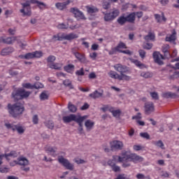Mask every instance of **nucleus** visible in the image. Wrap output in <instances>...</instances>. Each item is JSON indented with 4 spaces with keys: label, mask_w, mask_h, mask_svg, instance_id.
<instances>
[{
    "label": "nucleus",
    "mask_w": 179,
    "mask_h": 179,
    "mask_svg": "<svg viewBox=\"0 0 179 179\" xmlns=\"http://www.w3.org/2000/svg\"><path fill=\"white\" fill-rule=\"evenodd\" d=\"M121 156L118 157V161L120 163H123L122 166L124 169L130 167L131 163L129 162L138 163V162L143 161V158H142V157L136 155V153L129 154L127 151H123L121 154Z\"/></svg>",
    "instance_id": "f257e3e1"
},
{
    "label": "nucleus",
    "mask_w": 179,
    "mask_h": 179,
    "mask_svg": "<svg viewBox=\"0 0 179 179\" xmlns=\"http://www.w3.org/2000/svg\"><path fill=\"white\" fill-rule=\"evenodd\" d=\"M31 4L37 5L40 9H41V6H45L44 3L38 1V0H27L26 2L21 3L22 8L20 10V12L22 13L23 16H31Z\"/></svg>",
    "instance_id": "f03ea898"
},
{
    "label": "nucleus",
    "mask_w": 179,
    "mask_h": 179,
    "mask_svg": "<svg viewBox=\"0 0 179 179\" xmlns=\"http://www.w3.org/2000/svg\"><path fill=\"white\" fill-rule=\"evenodd\" d=\"M8 110L9 114L13 117V118H17L19 115H22V114H23V112L24 111V106L22 102H17L14 104L8 103Z\"/></svg>",
    "instance_id": "7ed1b4c3"
},
{
    "label": "nucleus",
    "mask_w": 179,
    "mask_h": 179,
    "mask_svg": "<svg viewBox=\"0 0 179 179\" xmlns=\"http://www.w3.org/2000/svg\"><path fill=\"white\" fill-rule=\"evenodd\" d=\"M16 164L21 166L20 169L22 171H25L26 173H27V171H30V167L27 166L30 163L26 157L21 156L19 157L17 160H14L13 162H10V166H16Z\"/></svg>",
    "instance_id": "20e7f679"
},
{
    "label": "nucleus",
    "mask_w": 179,
    "mask_h": 179,
    "mask_svg": "<svg viewBox=\"0 0 179 179\" xmlns=\"http://www.w3.org/2000/svg\"><path fill=\"white\" fill-rule=\"evenodd\" d=\"M31 92L24 90L22 88H18L15 90L12 93V97L14 99V101L17 100H23V99H27L30 96Z\"/></svg>",
    "instance_id": "39448f33"
},
{
    "label": "nucleus",
    "mask_w": 179,
    "mask_h": 179,
    "mask_svg": "<svg viewBox=\"0 0 179 179\" xmlns=\"http://www.w3.org/2000/svg\"><path fill=\"white\" fill-rule=\"evenodd\" d=\"M79 37L78 34L75 33H70L68 34H65L64 33H59L56 35H54L52 38L55 40V41H62V40H67L68 41H72V40H75V38H78Z\"/></svg>",
    "instance_id": "423d86ee"
},
{
    "label": "nucleus",
    "mask_w": 179,
    "mask_h": 179,
    "mask_svg": "<svg viewBox=\"0 0 179 179\" xmlns=\"http://www.w3.org/2000/svg\"><path fill=\"white\" fill-rule=\"evenodd\" d=\"M5 127L7 129H12L13 131H17L19 135H23V134H24V131H26V128L20 124L5 123Z\"/></svg>",
    "instance_id": "0eeeda50"
},
{
    "label": "nucleus",
    "mask_w": 179,
    "mask_h": 179,
    "mask_svg": "<svg viewBox=\"0 0 179 179\" xmlns=\"http://www.w3.org/2000/svg\"><path fill=\"white\" fill-rule=\"evenodd\" d=\"M108 75L111 78V79H117V80H126L127 82L131 80V76H127V74L120 75L114 71H109Z\"/></svg>",
    "instance_id": "6e6552de"
},
{
    "label": "nucleus",
    "mask_w": 179,
    "mask_h": 179,
    "mask_svg": "<svg viewBox=\"0 0 179 179\" xmlns=\"http://www.w3.org/2000/svg\"><path fill=\"white\" fill-rule=\"evenodd\" d=\"M103 19L105 22H110V20H114L118 15H120V10L114 9L112 13H103Z\"/></svg>",
    "instance_id": "1a4fd4ad"
},
{
    "label": "nucleus",
    "mask_w": 179,
    "mask_h": 179,
    "mask_svg": "<svg viewBox=\"0 0 179 179\" xmlns=\"http://www.w3.org/2000/svg\"><path fill=\"white\" fill-rule=\"evenodd\" d=\"M115 71L119 72V75H125V73H130L129 69L125 65L121 64H117L113 66Z\"/></svg>",
    "instance_id": "9d476101"
},
{
    "label": "nucleus",
    "mask_w": 179,
    "mask_h": 179,
    "mask_svg": "<svg viewBox=\"0 0 179 179\" xmlns=\"http://www.w3.org/2000/svg\"><path fill=\"white\" fill-rule=\"evenodd\" d=\"M58 162L60 163V164H62V166H64V167H65L67 170H70L71 171L73 170V164H71V162H69L68 159L64 158V157H59Z\"/></svg>",
    "instance_id": "9b49d317"
},
{
    "label": "nucleus",
    "mask_w": 179,
    "mask_h": 179,
    "mask_svg": "<svg viewBox=\"0 0 179 179\" xmlns=\"http://www.w3.org/2000/svg\"><path fill=\"white\" fill-rule=\"evenodd\" d=\"M72 54L74 55L75 57L79 61V62H81V64H87L89 61L87 59H86V55L85 54H82L79 52H75L72 50Z\"/></svg>",
    "instance_id": "f8f14e48"
},
{
    "label": "nucleus",
    "mask_w": 179,
    "mask_h": 179,
    "mask_svg": "<svg viewBox=\"0 0 179 179\" xmlns=\"http://www.w3.org/2000/svg\"><path fill=\"white\" fill-rule=\"evenodd\" d=\"M110 148L114 150H122V148H124V143L122 141L115 140L110 143Z\"/></svg>",
    "instance_id": "ddd939ff"
},
{
    "label": "nucleus",
    "mask_w": 179,
    "mask_h": 179,
    "mask_svg": "<svg viewBox=\"0 0 179 179\" xmlns=\"http://www.w3.org/2000/svg\"><path fill=\"white\" fill-rule=\"evenodd\" d=\"M145 113L147 115H150L155 112V103L153 102H146L144 105Z\"/></svg>",
    "instance_id": "4468645a"
},
{
    "label": "nucleus",
    "mask_w": 179,
    "mask_h": 179,
    "mask_svg": "<svg viewBox=\"0 0 179 179\" xmlns=\"http://www.w3.org/2000/svg\"><path fill=\"white\" fill-rule=\"evenodd\" d=\"M154 61L156 64H158V65H163V61L162 59H164V57L162 56V54L159 52H154L152 55Z\"/></svg>",
    "instance_id": "2eb2a0df"
},
{
    "label": "nucleus",
    "mask_w": 179,
    "mask_h": 179,
    "mask_svg": "<svg viewBox=\"0 0 179 179\" xmlns=\"http://www.w3.org/2000/svg\"><path fill=\"white\" fill-rule=\"evenodd\" d=\"M177 40V31L176 29L172 30V34H167L165 38V41L168 43H174Z\"/></svg>",
    "instance_id": "dca6fc26"
},
{
    "label": "nucleus",
    "mask_w": 179,
    "mask_h": 179,
    "mask_svg": "<svg viewBox=\"0 0 179 179\" xmlns=\"http://www.w3.org/2000/svg\"><path fill=\"white\" fill-rule=\"evenodd\" d=\"M77 118H78V115L75 114H71L69 115L63 117L62 120L64 124H69V122H72V121L76 122Z\"/></svg>",
    "instance_id": "f3484780"
},
{
    "label": "nucleus",
    "mask_w": 179,
    "mask_h": 179,
    "mask_svg": "<svg viewBox=\"0 0 179 179\" xmlns=\"http://www.w3.org/2000/svg\"><path fill=\"white\" fill-rule=\"evenodd\" d=\"M70 12L74 15L76 17H80V19H85V15L82 11L79 10V9L76 8H71L70 9Z\"/></svg>",
    "instance_id": "a211bd4d"
},
{
    "label": "nucleus",
    "mask_w": 179,
    "mask_h": 179,
    "mask_svg": "<svg viewBox=\"0 0 179 179\" xmlns=\"http://www.w3.org/2000/svg\"><path fill=\"white\" fill-rule=\"evenodd\" d=\"M48 66L50 69H55L56 71H61L62 69V64L61 63H48Z\"/></svg>",
    "instance_id": "6ab92c4d"
},
{
    "label": "nucleus",
    "mask_w": 179,
    "mask_h": 179,
    "mask_svg": "<svg viewBox=\"0 0 179 179\" xmlns=\"http://www.w3.org/2000/svg\"><path fill=\"white\" fill-rule=\"evenodd\" d=\"M87 118V115L80 116V115H78L77 116V119H76V122L77 124H78L79 127L83 128V121Z\"/></svg>",
    "instance_id": "aec40b11"
},
{
    "label": "nucleus",
    "mask_w": 179,
    "mask_h": 179,
    "mask_svg": "<svg viewBox=\"0 0 179 179\" xmlns=\"http://www.w3.org/2000/svg\"><path fill=\"white\" fill-rule=\"evenodd\" d=\"M169 50H170V45L169 44H165L162 46V52H164V57L166 58L171 57V54H170Z\"/></svg>",
    "instance_id": "412c9836"
},
{
    "label": "nucleus",
    "mask_w": 179,
    "mask_h": 179,
    "mask_svg": "<svg viewBox=\"0 0 179 179\" xmlns=\"http://www.w3.org/2000/svg\"><path fill=\"white\" fill-rule=\"evenodd\" d=\"M127 21L128 23H135L136 19V13L133 12L126 16Z\"/></svg>",
    "instance_id": "4be33fe9"
},
{
    "label": "nucleus",
    "mask_w": 179,
    "mask_h": 179,
    "mask_svg": "<svg viewBox=\"0 0 179 179\" xmlns=\"http://www.w3.org/2000/svg\"><path fill=\"white\" fill-rule=\"evenodd\" d=\"M65 72L67 73H71V75L75 72V65L73 64H67L64 66Z\"/></svg>",
    "instance_id": "5701e85b"
},
{
    "label": "nucleus",
    "mask_w": 179,
    "mask_h": 179,
    "mask_svg": "<svg viewBox=\"0 0 179 179\" xmlns=\"http://www.w3.org/2000/svg\"><path fill=\"white\" fill-rule=\"evenodd\" d=\"M68 5H69V1H64L63 3H56L55 6L59 10H64Z\"/></svg>",
    "instance_id": "b1692460"
},
{
    "label": "nucleus",
    "mask_w": 179,
    "mask_h": 179,
    "mask_svg": "<svg viewBox=\"0 0 179 179\" xmlns=\"http://www.w3.org/2000/svg\"><path fill=\"white\" fill-rule=\"evenodd\" d=\"M155 38H156V36L152 31H149L148 34L144 36L145 41H155Z\"/></svg>",
    "instance_id": "393cba45"
},
{
    "label": "nucleus",
    "mask_w": 179,
    "mask_h": 179,
    "mask_svg": "<svg viewBox=\"0 0 179 179\" xmlns=\"http://www.w3.org/2000/svg\"><path fill=\"white\" fill-rule=\"evenodd\" d=\"M45 149V151L48 152V153H50V155L53 156V157H55V152H57V148L47 145Z\"/></svg>",
    "instance_id": "a878e982"
},
{
    "label": "nucleus",
    "mask_w": 179,
    "mask_h": 179,
    "mask_svg": "<svg viewBox=\"0 0 179 179\" xmlns=\"http://www.w3.org/2000/svg\"><path fill=\"white\" fill-rule=\"evenodd\" d=\"M12 52H13V48H6L1 50V55H2L3 57H6V55H9Z\"/></svg>",
    "instance_id": "bb28decb"
},
{
    "label": "nucleus",
    "mask_w": 179,
    "mask_h": 179,
    "mask_svg": "<svg viewBox=\"0 0 179 179\" xmlns=\"http://www.w3.org/2000/svg\"><path fill=\"white\" fill-rule=\"evenodd\" d=\"M86 9L88 13L93 15V13H97L99 12V8L94 6H86Z\"/></svg>",
    "instance_id": "cd10ccee"
},
{
    "label": "nucleus",
    "mask_w": 179,
    "mask_h": 179,
    "mask_svg": "<svg viewBox=\"0 0 179 179\" xmlns=\"http://www.w3.org/2000/svg\"><path fill=\"white\" fill-rule=\"evenodd\" d=\"M14 38L12 37H8V38H3L0 37V43H3L4 44H12L13 43Z\"/></svg>",
    "instance_id": "c85d7f7f"
},
{
    "label": "nucleus",
    "mask_w": 179,
    "mask_h": 179,
    "mask_svg": "<svg viewBox=\"0 0 179 179\" xmlns=\"http://www.w3.org/2000/svg\"><path fill=\"white\" fill-rule=\"evenodd\" d=\"M103 96V93L99 92V91L95 90L94 92L90 94L89 96L91 99H99V97H101Z\"/></svg>",
    "instance_id": "c756f323"
},
{
    "label": "nucleus",
    "mask_w": 179,
    "mask_h": 179,
    "mask_svg": "<svg viewBox=\"0 0 179 179\" xmlns=\"http://www.w3.org/2000/svg\"><path fill=\"white\" fill-rule=\"evenodd\" d=\"M85 126L86 127L87 129H92V128L94 127V122L87 120L85 123Z\"/></svg>",
    "instance_id": "7c9ffc66"
},
{
    "label": "nucleus",
    "mask_w": 179,
    "mask_h": 179,
    "mask_svg": "<svg viewBox=\"0 0 179 179\" xmlns=\"http://www.w3.org/2000/svg\"><path fill=\"white\" fill-rule=\"evenodd\" d=\"M20 58H24V59H32V58H34V55L32 52L27 53L24 55L20 56Z\"/></svg>",
    "instance_id": "2f4dec72"
},
{
    "label": "nucleus",
    "mask_w": 179,
    "mask_h": 179,
    "mask_svg": "<svg viewBox=\"0 0 179 179\" xmlns=\"http://www.w3.org/2000/svg\"><path fill=\"white\" fill-rule=\"evenodd\" d=\"M116 48L117 50V52H120L121 49H125L127 48V45H125V43H124V42H120L116 46Z\"/></svg>",
    "instance_id": "473e14b6"
},
{
    "label": "nucleus",
    "mask_w": 179,
    "mask_h": 179,
    "mask_svg": "<svg viewBox=\"0 0 179 179\" xmlns=\"http://www.w3.org/2000/svg\"><path fill=\"white\" fill-rule=\"evenodd\" d=\"M5 157L7 160L9 159V157H17V152L16 151H11L8 154H5Z\"/></svg>",
    "instance_id": "72a5a7b5"
},
{
    "label": "nucleus",
    "mask_w": 179,
    "mask_h": 179,
    "mask_svg": "<svg viewBox=\"0 0 179 179\" xmlns=\"http://www.w3.org/2000/svg\"><path fill=\"white\" fill-rule=\"evenodd\" d=\"M68 108L71 113H76L78 111L76 106L72 104L71 102L69 103Z\"/></svg>",
    "instance_id": "f704fd0d"
},
{
    "label": "nucleus",
    "mask_w": 179,
    "mask_h": 179,
    "mask_svg": "<svg viewBox=\"0 0 179 179\" xmlns=\"http://www.w3.org/2000/svg\"><path fill=\"white\" fill-rule=\"evenodd\" d=\"M164 97H166V99H176L177 97V94L176 93L166 92L164 94Z\"/></svg>",
    "instance_id": "c9c22d12"
},
{
    "label": "nucleus",
    "mask_w": 179,
    "mask_h": 179,
    "mask_svg": "<svg viewBox=\"0 0 179 179\" xmlns=\"http://www.w3.org/2000/svg\"><path fill=\"white\" fill-rule=\"evenodd\" d=\"M127 17L124 16H120L118 19H117V23H119V24H125V23H127Z\"/></svg>",
    "instance_id": "e433bc0d"
},
{
    "label": "nucleus",
    "mask_w": 179,
    "mask_h": 179,
    "mask_svg": "<svg viewBox=\"0 0 179 179\" xmlns=\"http://www.w3.org/2000/svg\"><path fill=\"white\" fill-rule=\"evenodd\" d=\"M141 76H142V78H145V79H148L149 78H152V76H153V75L152 74V73L147 71V72H142L141 73Z\"/></svg>",
    "instance_id": "4c0bfd02"
},
{
    "label": "nucleus",
    "mask_w": 179,
    "mask_h": 179,
    "mask_svg": "<svg viewBox=\"0 0 179 179\" xmlns=\"http://www.w3.org/2000/svg\"><path fill=\"white\" fill-rule=\"evenodd\" d=\"M39 97L42 101L48 100V94H47V92H45V91L41 92Z\"/></svg>",
    "instance_id": "58836bf2"
},
{
    "label": "nucleus",
    "mask_w": 179,
    "mask_h": 179,
    "mask_svg": "<svg viewBox=\"0 0 179 179\" xmlns=\"http://www.w3.org/2000/svg\"><path fill=\"white\" fill-rule=\"evenodd\" d=\"M44 87V85L41 83H35L33 85V89H43Z\"/></svg>",
    "instance_id": "ea45409f"
},
{
    "label": "nucleus",
    "mask_w": 179,
    "mask_h": 179,
    "mask_svg": "<svg viewBox=\"0 0 179 179\" xmlns=\"http://www.w3.org/2000/svg\"><path fill=\"white\" fill-rule=\"evenodd\" d=\"M154 145L158 146V148H160L161 149H165L164 143H163V141H162V140L155 142Z\"/></svg>",
    "instance_id": "a19ab883"
},
{
    "label": "nucleus",
    "mask_w": 179,
    "mask_h": 179,
    "mask_svg": "<svg viewBox=\"0 0 179 179\" xmlns=\"http://www.w3.org/2000/svg\"><path fill=\"white\" fill-rule=\"evenodd\" d=\"M150 94L153 100H159V94L157 92H152Z\"/></svg>",
    "instance_id": "79ce46f5"
},
{
    "label": "nucleus",
    "mask_w": 179,
    "mask_h": 179,
    "mask_svg": "<svg viewBox=\"0 0 179 179\" xmlns=\"http://www.w3.org/2000/svg\"><path fill=\"white\" fill-rule=\"evenodd\" d=\"M170 79H178L179 78V71H174L172 75L170 76Z\"/></svg>",
    "instance_id": "37998d69"
},
{
    "label": "nucleus",
    "mask_w": 179,
    "mask_h": 179,
    "mask_svg": "<svg viewBox=\"0 0 179 179\" xmlns=\"http://www.w3.org/2000/svg\"><path fill=\"white\" fill-rule=\"evenodd\" d=\"M45 124L49 129H54V122L52 121H48Z\"/></svg>",
    "instance_id": "c03bdc74"
},
{
    "label": "nucleus",
    "mask_w": 179,
    "mask_h": 179,
    "mask_svg": "<svg viewBox=\"0 0 179 179\" xmlns=\"http://www.w3.org/2000/svg\"><path fill=\"white\" fill-rule=\"evenodd\" d=\"M34 53V58H41V56L43 55V52L41 51H35L33 52Z\"/></svg>",
    "instance_id": "a18cd8bd"
},
{
    "label": "nucleus",
    "mask_w": 179,
    "mask_h": 179,
    "mask_svg": "<svg viewBox=\"0 0 179 179\" xmlns=\"http://www.w3.org/2000/svg\"><path fill=\"white\" fill-rule=\"evenodd\" d=\"M112 114L115 118H120L121 115V110L120 109L115 110Z\"/></svg>",
    "instance_id": "49530a36"
},
{
    "label": "nucleus",
    "mask_w": 179,
    "mask_h": 179,
    "mask_svg": "<svg viewBox=\"0 0 179 179\" xmlns=\"http://www.w3.org/2000/svg\"><path fill=\"white\" fill-rule=\"evenodd\" d=\"M69 26L65 24L64 23H60L57 25V29H69Z\"/></svg>",
    "instance_id": "de8ad7c7"
},
{
    "label": "nucleus",
    "mask_w": 179,
    "mask_h": 179,
    "mask_svg": "<svg viewBox=\"0 0 179 179\" xmlns=\"http://www.w3.org/2000/svg\"><path fill=\"white\" fill-rule=\"evenodd\" d=\"M32 122L34 125H37V124H38V115H34L32 117Z\"/></svg>",
    "instance_id": "09e8293b"
},
{
    "label": "nucleus",
    "mask_w": 179,
    "mask_h": 179,
    "mask_svg": "<svg viewBox=\"0 0 179 179\" xmlns=\"http://www.w3.org/2000/svg\"><path fill=\"white\" fill-rule=\"evenodd\" d=\"M63 85H64V86H67L68 87L72 88V82H71L69 80H64Z\"/></svg>",
    "instance_id": "8fccbe9b"
},
{
    "label": "nucleus",
    "mask_w": 179,
    "mask_h": 179,
    "mask_svg": "<svg viewBox=\"0 0 179 179\" xmlns=\"http://www.w3.org/2000/svg\"><path fill=\"white\" fill-rule=\"evenodd\" d=\"M118 52V49L117 48H113L110 50L108 51L109 55H114L115 54H117Z\"/></svg>",
    "instance_id": "3c124183"
},
{
    "label": "nucleus",
    "mask_w": 179,
    "mask_h": 179,
    "mask_svg": "<svg viewBox=\"0 0 179 179\" xmlns=\"http://www.w3.org/2000/svg\"><path fill=\"white\" fill-rule=\"evenodd\" d=\"M55 59H56L55 56L50 55V56H49V57H48L47 62H48V63L50 62V64H52V63H54V61H55Z\"/></svg>",
    "instance_id": "603ef678"
},
{
    "label": "nucleus",
    "mask_w": 179,
    "mask_h": 179,
    "mask_svg": "<svg viewBox=\"0 0 179 179\" xmlns=\"http://www.w3.org/2000/svg\"><path fill=\"white\" fill-rule=\"evenodd\" d=\"M140 136H141V138H144V139H150V136L146 132L141 133Z\"/></svg>",
    "instance_id": "864d4df0"
},
{
    "label": "nucleus",
    "mask_w": 179,
    "mask_h": 179,
    "mask_svg": "<svg viewBox=\"0 0 179 179\" xmlns=\"http://www.w3.org/2000/svg\"><path fill=\"white\" fill-rule=\"evenodd\" d=\"M76 75H78V76H83L85 75V71L83 70V68H81L80 70L77 71L76 72Z\"/></svg>",
    "instance_id": "5fc2aeb1"
},
{
    "label": "nucleus",
    "mask_w": 179,
    "mask_h": 179,
    "mask_svg": "<svg viewBox=\"0 0 179 179\" xmlns=\"http://www.w3.org/2000/svg\"><path fill=\"white\" fill-rule=\"evenodd\" d=\"M22 87H24L25 89L33 90V85H31L30 83H23Z\"/></svg>",
    "instance_id": "6e6d98bb"
},
{
    "label": "nucleus",
    "mask_w": 179,
    "mask_h": 179,
    "mask_svg": "<svg viewBox=\"0 0 179 179\" xmlns=\"http://www.w3.org/2000/svg\"><path fill=\"white\" fill-rule=\"evenodd\" d=\"M133 149L136 152H139V150H142V149H143V147H142L140 145H135L133 146Z\"/></svg>",
    "instance_id": "4d7b16f0"
},
{
    "label": "nucleus",
    "mask_w": 179,
    "mask_h": 179,
    "mask_svg": "<svg viewBox=\"0 0 179 179\" xmlns=\"http://www.w3.org/2000/svg\"><path fill=\"white\" fill-rule=\"evenodd\" d=\"M113 171H115V173H118V171H121V168L117 165H115V164H114V166L112 168Z\"/></svg>",
    "instance_id": "13d9d810"
},
{
    "label": "nucleus",
    "mask_w": 179,
    "mask_h": 179,
    "mask_svg": "<svg viewBox=\"0 0 179 179\" xmlns=\"http://www.w3.org/2000/svg\"><path fill=\"white\" fill-rule=\"evenodd\" d=\"M90 58H91V59H92L93 61H95L96 58H97V52H94L92 53H90Z\"/></svg>",
    "instance_id": "bf43d9fd"
},
{
    "label": "nucleus",
    "mask_w": 179,
    "mask_h": 179,
    "mask_svg": "<svg viewBox=\"0 0 179 179\" xmlns=\"http://www.w3.org/2000/svg\"><path fill=\"white\" fill-rule=\"evenodd\" d=\"M153 47V44L147 43L144 45L143 48L145 50H151V48Z\"/></svg>",
    "instance_id": "052dcab7"
},
{
    "label": "nucleus",
    "mask_w": 179,
    "mask_h": 179,
    "mask_svg": "<svg viewBox=\"0 0 179 179\" xmlns=\"http://www.w3.org/2000/svg\"><path fill=\"white\" fill-rule=\"evenodd\" d=\"M103 9H108L110 8V2L104 1L102 4Z\"/></svg>",
    "instance_id": "680f3d73"
},
{
    "label": "nucleus",
    "mask_w": 179,
    "mask_h": 179,
    "mask_svg": "<svg viewBox=\"0 0 179 179\" xmlns=\"http://www.w3.org/2000/svg\"><path fill=\"white\" fill-rule=\"evenodd\" d=\"M138 53L141 58H145V57L146 56V52H145V50H138Z\"/></svg>",
    "instance_id": "e2e57ef3"
},
{
    "label": "nucleus",
    "mask_w": 179,
    "mask_h": 179,
    "mask_svg": "<svg viewBox=\"0 0 179 179\" xmlns=\"http://www.w3.org/2000/svg\"><path fill=\"white\" fill-rule=\"evenodd\" d=\"M91 50L92 51H97V50H99V45L96 43L92 44L91 46Z\"/></svg>",
    "instance_id": "0e129e2a"
},
{
    "label": "nucleus",
    "mask_w": 179,
    "mask_h": 179,
    "mask_svg": "<svg viewBox=\"0 0 179 179\" xmlns=\"http://www.w3.org/2000/svg\"><path fill=\"white\" fill-rule=\"evenodd\" d=\"M141 118H142V115L141 113H138L136 115L132 117V120H141Z\"/></svg>",
    "instance_id": "69168bd1"
},
{
    "label": "nucleus",
    "mask_w": 179,
    "mask_h": 179,
    "mask_svg": "<svg viewBox=\"0 0 179 179\" xmlns=\"http://www.w3.org/2000/svg\"><path fill=\"white\" fill-rule=\"evenodd\" d=\"M115 179H128V178H127L125 174H119L117 177Z\"/></svg>",
    "instance_id": "338daca9"
},
{
    "label": "nucleus",
    "mask_w": 179,
    "mask_h": 179,
    "mask_svg": "<svg viewBox=\"0 0 179 179\" xmlns=\"http://www.w3.org/2000/svg\"><path fill=\"white\" fill-rule=\"evenodd\" d=\"M89 107H90L89 103H85L84 105L81 107V110H87V108H89Z\"/></svg>",
    "instance_id": "774afa93"
}]
</instances>
